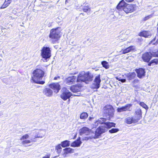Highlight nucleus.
Listing matches in <instances>:
<instances>
[{"instance_id": "nucleus-1", "label": "nucleus", "mask_w": 158, "mask_h": 158, "mask_svg": "<svg viewBox=\"0 0 158 158\" xmlns=\"http://www.w3.org/2000/svg\"><path fill=\"white\" fill-rule=\"evenodd\" d=\"M33 136L34 138H31V140L27 139L30 137V136L28 134H25L23 135L20 139V140H23L22 142V144L25 145L31 143L36 142V140L35 139L44 137L45 135V131L40 130L35 131V132L33 133Z\"/></svg>"}, {"instance_id": "nucleus-2", "label": "nucleus", "mask_w": 158, "mask_h": 158, "mask_svg": "<svg viewBox=\"0 0 158 158\" xmlns=\"http://www.w3.org/2000/svg\"><path fill=\"white\" fill-rule=\"evenodd\" d=\"M117 8L119 11L123 10L126 13H131L136 9V6L135 4H129L126 3L123 0L117 6Z\"/></svg>"}, {"instance_id": "nucleus-3", "label": "nucleus", "mask_w": 158, "mask_h": 158, "mask_svg": "<svg viewBox=\"0 0 158 158\" xmlns=\"http://www.w3.org/2000/svg\"><path fill=\"white\" fill-rule=\"evenodd\" d=\"M33 76L32 77V80L35 83L43 84L44 82L40 81L44 75V72L40 69H37L34 70L33 73Z\"/></svg>"}, {"instance_id": "nucleus-4", "label": "nucleus", "mask_w": 158, "mask_h": 158, "mask_svg": "<svg viewBox=\"0 0 158 158\" xmlns=\"http://www.w3.org/2000/svg\"><path fill=\"white\" fill-rule=\"evenodd\" d=\"M141 111L140 109H138L136 111V114L134 116H128L126 118L125 122L128 124L135 123L138 122L141 118Z\"/></svg>"}, {"instance_id": "nucleus-5", "label": "nucleus", "mask_w": 158, "mask_h": 158, "mask_svg": "<svg viewBox=\"0 0 158 158\" xmlns=\"http://www.w3.org/2000/svg\"><path fill=\"white\" fill-rule=\"evenodd\" d=\"M92 76L90 75L89 73H85L82 71L79 73L77 77V82H86L91 81L92 80Z\"/></svg>"}, {"instance_id": "nucleus-6", "label": "nucleus", "mask_w": 158, "mask_h": 158, "mask_svg": "<svg viewBox=\"0 0 158 158\" xmlns=\"http://www.w3.org/2000/svg\"><path fill=\"white\" fill-rule=\"evenodd\" d=\"M103 112L105 115L110 119L113 116L114 110L111 105H106L103 108Z\"/></svg>"}, {"instance_id": "nucleus-7", "label": "nucleus", "mask_w": 158, "mask_h": 158, "mask_svg": "<svg viewBox=\"0 0 158 158\" xmlns=\"http://www.w3.org/2000/svg\"><path fill=\"white\" fill-rule=\"evenodd\" d=\"M60 28L58 27L51 29L50 31L49 37L50 38L56 40L60 37Z\"/></svg>"}, {"instance_id": "nucleus-8", "label": "nucleus", "mask_w": 158, "mask_h": 158, "mask_svg": "<svg viewBox=\"0 0 158 158\" xmlns=\"http://www.w3.org/2000/svg\"><path fill=\"white\" fill-rule=\"evenodd\" d=\"M41 56L45 59L49 58L51 56V50L49 47L44 46L41 50Z\"/></svg>"}, {"instance_id": "nucleus-9", "label": "nucleus", "mask_w": 158, "mask_h": 158, "mask_svg": "<svg viewBox=\"0 0 158 158\" xmlns=\"http://www.w3.org/2000/svg\"><path fill=\"white\" fill-rule=\"evenodd\" d=\"M101 81L100 75L99 74L96 77L92 86V88L93 89H96L99 88L100 87V84Z\"/></svg>"}, {"instance_id": "nucleus-10", "label": "nucleus", "mask_w": 158, "mask_h": 158, "mask_svg": "<svg viewBox=\"0 0 158 158\" xmlns=\"http://www.w3.org/2000/svg\"><path fill=\"white\" fill-rule=\"evenodd\" d=\"M63 93L60 95V97L64 100H66L72 95V94L68 90L64 88L63 89Z\"/></svg>"}, {"instance_id": "nucleus-11", "label": "nucleus", "mask_w": 158, "mask_h": 158, "mask_svg": "<svg viewBox=\"0 0 158 158\" xmlns=\"http://www.w3.org/2000/svg\"><path fill=\"white\" fill-rule=\"evenodd\" d=\"M131 106L132 105L131 104H127L124 106L118 108L117 110L118 112L119 113L126 111H130V108Z\"/></svg>"}, {"instance_id": "nucleus-12", "label": "nucleus", "mask_w": 158, "mask_h": 158, "mask_svg": "<svg viewBox=\"0 0 158 158\" xmlns=\"http://www.w3.org/2000/svg\"><path fill=\"white\" fill-rule=\"evenodd\" d=\"M152 52H146L143 54L142 56V59L145 62H148L151 59L152 56Z\"/></svg>"}, {"instance_id": "nucleus-13", "label": "nucleus", "mask_w": 158, "mask_h": 158, "mask_svg": "<svg viewBox=\"0 0 158 158\" xmlns=\"http://www.w3.org/2000/svg\"><path fill=\"white\" fill-rule=\"evenodd\" d=\"M76 80V77L73 75H71L65 80V82L68 85L72 84L75 83Z\"/></svg>"}, {"instance_id": "nucleus-14", "label": "nucleus", "mask_w": 158, "mask_h": 158, "mask_svg": "<svg viewBox=\"0 0 158 158\" xmlns=\"http://www.w3.org/2000/svg\"><path fill=\"white\" fill-rule=\"evenodd\" d=\"M49 87L54 90V92L57 93L60 89V86L58 83L52 84L49 85Z\"/></svg>"}, {"instance_id": "nucleus-15", "label": "nucleus", "mask_w": 158, "mask_h": 158, "mask_svg": "<svg viewBox=\"0 0 158 158\" xmlns=\"http://www.w3.org/2000/svg\"><path fill=\"white\" fill-rule=\"evenodd\" d=\"M91 131L90 129L86 127H84L80 130L79 133L81 135L84 134L86 135H88L89 134Z\"/></svg>"}, {"instance_id": "nucleus-16", "label": "nucleus", "mask_w": 158, "mask_h": 158, "mask_svg": "<svg viewBox=\"0 0 158 158\" xmlns=\"http://www.w3.org/2000/svg\"><path fill=\"white\" fill-rule=\"evenodd\" d=\"M73 152V149L69 148H66L63 149L62 152V155L64 157H67V155Z\"/></svg>"}, {"instance_id": "nucleus-17", "label": "nucleus", "mask_w": 158, "mask_h": 158, "mask_svg": "<svg viewBox=\"0 0 158 158\" xmlns=\"http://www.w3.org/2000/svg\"><path fill=\"white\" fill-rule=\"evenodd\" d=\"M136 71L137 74V77L139 78H142L145 75V71L143 69L140 68L137 69Z\"/></svg>"}, {"instance_id": "nucleus-18", "label": "nucleus", "mask_w": 158, "mask_h": 158, "mask_svg": "<svg viewBox=\"0 0 158 158\" xmlns=\"http://www.w3.org/2000/svg\"><path fill=\"white\" fill-rule=\"evenodd\" d=\"M107 130L106 128L103 127H100L98 128L96 131L95 135L97 136H99L101 134L105 132Z\"/></svg>"}, {"instance_id": "nucleus-19", "label": "nucleus", "mask_w": 158, "mask_h": 158, "mask_svg": "<svg viewBox=\"0 0 158 158\" xmlns=\"http://www.w3.org/2000/svg\"><path fill=\"white\" fill-rule=\"evenodd\" d=\"M135 47L134 46H131L124 49H122L121 51L123 54H126L130 52L134 51L135 49Z\"/></svg>"}, {"instance_id": "nucleus-20", "label": "nucleus", "mask_w": 158, "mask_h": 158, "mask_svg": "<svg viewBox=\"0 0 158 158\" xmlns=\"http://www.w3.org/2000/svg\"><path fill=\"white\" fill-rule=\"evenodd\" d=\"M81 85L80 84L78 85H73L70 88L71 90L73 92H77L80 91Z\"/></svg>"}, {"instance_id": "nucleus-21", "label": "nucleus", "mask_w": 158, "mask_h": 158, "mask_svg": "<svg viewBox=\"0 0 158 158\" xmlns=\"http://www.w3.org/2000/svg\"><path fill=\"white\" fill-rule=\"evenodd\" d=\"M139 35L145 37H149L151 36L152 34L150 31H143L140 32Z\"/></svg>"}, {"instance_id": "nucleus-22", "label": "nucleus", "mask_w": 158, "mask_h": 158, "mask_svg": "<svg viewBox=\"0 0 158 158\" xmlns=\"http://www.w3.org/2000/svg\"><path fill=\"white\" fill-rule=\"evenodd\" d=\"M80 139V138L79 137L77 140L72 143L71 145V146L73 147H79L81 143V142Z\"/></svg>"}, {"instance_id": "nucleus-23", "label": "nucleus", "mask_w": 158, "mask_h": 158, "mask_svg": "<svg viewBox=\"0 0 158 158\" xmlns=\"http://www.w3.org/2000/svg\"><path fill=\"white\" fill-rule=\"evenodd\" d=\"M44 93L47 96H51L52 95V91L49 88H46L44 90Z\"/></svg>"}, {"instance_id": "nucleus-24", "label": "nucleus", "mask_w": 158, "mask_h": 158, "mask_svg": "<svg viewBox=\"0 0 158 158\" xmlns=\"http://www.w3.org/2000/svg\"><path fill=\"white\" fill-rule=\"evenodd\" d=\"M11 0H5L3 5L1 7L0 9H4L7 7L11 3Z\"/></svg>"}, {"instance_id": "nucleus-25", "label": "nucleus", "mask_w": 158, "mask_h": 158, "mask_svg": "<svg viewBox=\"0 0 158 158\" xmlns=\"http://www.w3.org/2000/svg\"><path fill=\"white\" fill-rule=\"evenodd\" d=\"M105 124L106 126L107 129H109L112 127H115V123L112 122H106L105 123Z\"/></svg>"}, {"instance_id": "nucleus-26", "label": "nucleus", "mask_w": 158, "mask_h": 158, "mask_svg": "<svg viewBox=\"0 0 158 158\" xmlns=\"http://www.w3.org/2000/svg\"><path fill=\"white\" fill-rule=\"evenodd\" d=\"M69 142V141L66 140L62 142L60 144L63 147H65L69 146L70 145Z\"/></svg>"}, {"instance_id": "nucleus-27", "label": "nucleus", "mask_w": 158, "mask_h": 158, "mask_svg": "<svg viewBox=\"0 0 158 158\" xmlns=\"http://www.w3.org/2000/svg\"><path fill=\"white\" fill-rule=\"evenodd\" d=\"M106 119L101 118L99 119L96 122V123L97 124H102L103 123H104L105 124V123H106Z\"/></svg>"}, {"instance_id": "nucleus-28", "label": "nucleus", "mask_w": 158, "mask_h": 158, "mask_svg": "<svg viewBox=\"0 0 158 158\" xmlns=\"http://www.w3.org/2000/svg\"><path fill=\"white\" fill-rule=\"evenodd\" d=\"M88 117V114L87 113L83 112L80 115V118L81 119H85Z\"/></svg>"}, {"instance_id": "nucleus-29", "label": "nucleus", "mask_w": 158, "mask_h": 158, "mask_svg": "<svg viewBox=\"0 0 158 158\" xmlns=\"http://www.w3.org/2000/svg\"><path fill=\"white\" fill-rule=\"evenodd\" d=\"M101 64L103 67H104L106 69L109 68V65L108 64V63L106 61H103L102 62Z\"/></svg>"}, {"instance_id": "nucleus-30", "label": "nucleus", "mask_w": 158, "mask_h": 158, "mask_svg": "<svg viewBox=\"0 0 158 158\" xmlns=\"http://www.w3.org/2000/svg\"><path fill=\"white\" fill-rule=\"evenodd\" d=\"M61 146H61V144H59L57 145L56 147V152L58 153H60L61 152V149H62Z\"/></svg>"}, {"instance_id": "nucleus-31", "label": "nucleus", "mask_w": 158, "mask_h": 158, "mask_svg": "<svg viewBox=\"0 0 158 158\" xmlns=\"http://www.w3.org/2000/svg\"><path fill=\"white\" fill-rule=\"evenodd\" d=\"M135 76V73H129L128 76V78L129 80H131L133 79Z\"/></svg>"}, {"instance_id": "nucleus-32", "label": "nucleus", "mask_w": 158, "mask_h": 158, "mask_svg": "<svg viewBox=\"0 0 158 158\" xmlns=\"http://www.w3.org/2000/svg\"><path fill=\"white\" fill-rule=\"evenodd\" d=\"M90 8L88 5L84 6L83 10L84 12H86L88 10L90 11Z\"/></svg>"}, {"instance_id": "nucleus-33", "label": "nucleus", "mask_w": 158, "mask_h": 158, "mask_svg": "<svg viewBox=\"0 0 158 158\" xmlns=\"http://www.w3.org/2000/svg\"><path fill=\"white\" fill-rule=\"evenodd\" d=\"M152 56L154 57H158V50L156 51V50H153L152 52Z\"/></svg>"}, {"instance_id": "nucleus-34", "label": "nucleus", "mask_w": 158, "mask_h": 158, "mask_svg": "<svg viewBox=\"0 0 158 158\" xmlns=\"http://www.w3.org/2000/svg\"><path fill=\"white\" fill-rule=\"evenodd\" d=\"M119 131V129L117 128H113L109 131L110 133H113L118 132Z\"/></svg>"}, {"instance_id": "nucleus-35", "label": "nucleus", "mask_w": 158, "mask_h": 158, "mask_svg": "<svg viewBox=\"0 0 158 158\" xmlns=\"http://www.w3.org/2000/svg\"><path fill=\"white\" fill-rule=\"evenodd\" d=\"M140 105L146 110L148 109V106L143 102H141L139 103Z\"/></svg>"}, {"instance_id": "nucleus-36", "label": "nucleus", "mask_w": 158, "mask_h": 158, "mask_svg": "<svg viewBox=\"0 0 158 158\" xmlns=\"http://www.w3.org/2000/svg\"><path fill=\"white\" fill-rule=\"evenodd\" d=\"M156 40V37L154 38L153 40H152L150 42V43L149 44H152L153 45H156L158 44V40H157L156 41V42H155V41Z\"/></svg>"}, {"instance_id": "nucleus-37", "label": "nucleus", "mask_w": 158, "mask_h": 158, "mask_svg": "<svg viewBox=\"0 0 158 158\" xmlns=\"http://www.w3.org/2000/svg\"><path fill=\"white\" fill-rule=\"evenodd\" d=\"M152 14L149 15L145 17L143 19V20H145V21L146 20H148V19H149L152 18Z\"/></svg>"}, {"instance_id": "nucleus-38", "label": "nucleus", "mask_w": 158, "mask_h": 158, "mask_svg": "<svg viewBox=\"0 0 158 158\" xmlns=\"http://www.w3.org/2000/svg\"><path fill=\"white\" fill-rule=\"evenodd\" d=\"M151 63H155L156 64H158V59H155L151 60Z\"/></svg>"}, {"instance_id": "nucleus-39", "label": "nucleus", "mask_w": 158, "mask_h": 158, "mask_svg": "<svg viewBox=\"0 0 158 158\" xmlns=\"http://www.w3.org/2000/svg\"><path fill=\"white\" fill-rule=\"evenodd\" d=\"M93 137H94L92 136H87L85 137V139H83V140H88L89 139H92Z\"/></svg>"}, {"instance_id": "nucleus-40", "label": "nucleus", "mask_w": 158, "mask_h": 158, "mask_svg": "<svg viewBox=\"0 0 158 158\" xmlns=\"http://www.w3.org/2000/svg\"><path fill=\"white\" fill-rule=\"evenodd\" d=\"M126 79H121L120 81L122 82H125L126 81Z\"/></svg>"}, {"instance_id": "nucleus-41", "label": "nucleus", "mask_w": 158, "mask_h": 158, "mask_svg": "<svg viewBox=\"0 0 158 158\" xmlns=\"http://www.w3.org/2000/svg\"><path fill=\"white\" fill-rule=\"evenodd\" d=\"M127 2H131L133 1L134 0H125Z\"/></svg>"}, {"instance_id": "nucleus-42", "label": "nucleus", "mask_w": 158, "mask_h": 158, "mask_svg": "<svg viewBox=\"0 0 158 158\" xmlns=\"http://www.w3.org/2000/svg\"><path fill=\"white\" fill-rule=\"evenodd\" d=\"M95 123H96V122L94 123V126H94V127H96L97 126H98V124H95Z\"/></svg>"}, {"instance_id": "nucleus-43", "label": "nucleus", "mask_w": 158, "mask_h": 158, "mask_svg": "<svg viewBox=\"0 0 158 158\" xmlns=\"http://www.w3.org/2000/svg\"><path fill=\"white\" fill-rule=\"evenodd\" d=\"M43 158H50V156L48 155H46Z\"/></svg>"}, {"instance_id": "nucleus-44", "label": "nucleus", "mask_w": 158, "mask_h": 158, "mask_svg": "<svg viewBox=\"0 0 158 158\" xmlns=\"http://www.w3.org/2000/svg\"><path fill=\"white\" fill-rule=\"evenodd\" d=\"M60 78V77L59 76L56 77L54 78V80H57V79L58 78Z\"/></svg>"}, {"instance_id": "nucleus-45", "label": "nucleus", "mask_w": 158, "mask_h": 158, "mask_svg": "<svg viewBox=\"0 0 158 158\" xmlns=\"http://www.w3.org/2000/svg\"><path fill=\"white\" fill-rule=\"evenodd\" d=\"M153 63H151V62L148 64V65L149 66H151V64Z\"/></svg>"}, {"instance_id": "nucleus-46", "label": "nucleus", "mask_w": 158, "mask_h": 158, "mask_svg": "<svg viewBox=\"0 0 158 158\" xmlns=\"http://www.w3.org/2000/svg\"><path fill=\"white\" fill-rule=\"evenodd\" d=\"M116 78L117 80H118L119 81H121V78L120 77H116Z\"/></svg>"}, {"instance_id": "nucleus-47", "label": "nucleus", "mask_w": 158, "mask_h": 158, "mask_svg": "<svg viewBox=\"0 0 158 158\" xmlns=\"http://www.w3.org/2000/svg\"><path fill=\"white\" fill-rule=\"evenodd\" d=\"M92 118H91V117H90L89 118V120H91V119H92Z\"/></svg>"}, {"instance_id": "nucleus-48", "label": "nucleus", "mask_w": 158, "mask_h": 158, "mask_svg": "<svg viewBox=\"0 0 158 158\" xmlns=\"http://www.w3.org/2000/svg\"><path fill=\"white\" fill-rule=\"evenodd\" d=\"M157 31L158 32V27H157Z\"/></svg>"}]
</instances>
